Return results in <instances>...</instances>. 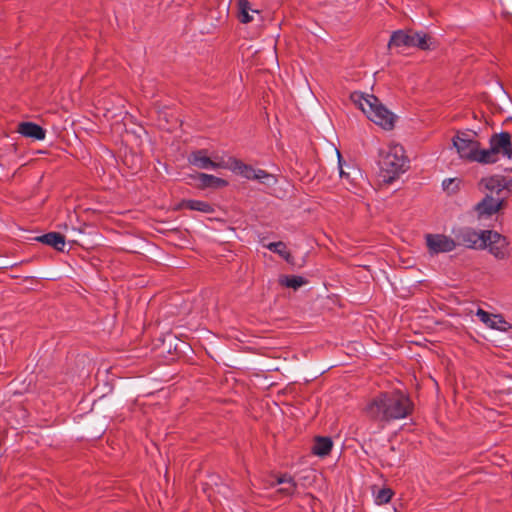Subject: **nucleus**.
Segmentation results:
<instances>
[{
    "mask_svg": "<svg viewBox=\"0 0 512 512\" xmlns=\"http://www.w3.org/2000/svg\"><path fill=\"white\" fill-rule=\"evenodd\" d=\"M412 411V401L400 390L379 392L370 398L362 409L366 418L382 425L404 419Z\"/></svg>",
    "mask_w": 512,
    "mask_h": 512,
    "instance_id": "1",
    "label": "nucleus"
},
{
    "mask_svg": "<svg viewBox=\"0 0 512 512\" xmlns=\"http://www.w3.org/2000/svg\"><path fill=\"white\" fill-rule=\"evenodd\" d=\"M350 98L352 102L362 110L367 118L376 125L385 130H391L394 127V114L390 112L376 96L361 92H353Z\"/></svg>",
    "mask_w": 512,
    "mask_h": 512,
    "instance_id": "2",
    "label": "nucleus"
},
{
    "mask_svg": "<svg viewBox=\"0 0 512 512\" xmlns=\"http://www.w3.org/2000/svg\"><path fill=\"white\" fill-rule=\"evenodd\" d=\"M378 164L384 181H393L406 171L407 157L404 148L399 144H391L381 149Z\"/></svg>",
    "mask_w": 512,
    "mask_h": 512,
    "instance_id": "3",
    "label": "nucleus"
},
{
    "mask_svg": "<svg viewBox=\"0 0 512 512\" xmlns=\"http://www.w3.org/2000/svg\"><path fill=\"white\" fill-rule=\"evenodd\" d=\"M388 47H416L421 50H432L436 48V41L427 33L415 32L413 30H398L392 33Z\"/></svg>",
    "mask_w": 512,
    "mask_h": 512,
    "instance_id": "4",
    "label": "nucleus"
},
{
    "mask_svg": "<svg viewBox=\"0 0 512 512\" xmlns=\"http://www.w3.org/2000/svg\"><path fill=\"white\" fill-rule=\"evenodd\" d=\"M230 169L247 180H257L266 186H274L278 182L275 175L263 169H255L251 165L245 164L236 158L230 159Z\"/></svg>",
    "mask_w": 512,
    "mask_h": 512,
    "instance_id": "5",
    "label": "nucleus"
},
{
    "mask_svg": "<svg viewBox=\"0 0 512 512\" xmlns=\"http://www.w3.org/2000/svg\"><path fill=\"white\" fill-rule=\"evenodd\" d=\"M453 233L457 245L476 250H483L485 247L486 230L477 231L471 227H462Z\"/></svg>",
    "mask_w": 512,
    "mask_h": 512,
    "instance_id": "6",
    "label": "nucleus"
},
{
    "mask_svg": "<svg viewBox=\"0 0 512 512\" xmlns=\"http://www.w3.org/2000/svg\"><path fill=\"white\" fill-rule=\"evenodd\" d=\"M453 146L456 148L457 153L463 159L472 161L477 148L480 143L476 140L475 135L469 132H458L453 137Z\"/></svg>",
    "mask_w": 512,
    "mask_h": 512,
    "instance_id": "7",
    "label": "nucleus"
},
{
    "mask_svg": "<svg viewBox=\"0 0 512 512\" xmlns=\"http://www.w3.org/2000/svg\"><path fill=\"white\" fill-rule=\"evenodd\" d=\"M485 247L497 259H505L508 254V241L505 236L493 230H486Z\"/></svg>",
    "mask_w": 512,
    "mask_h": 512,
    "instance_id": "8",
    "label": "nucleus"
},
{
    "mask_svg": "<svg viewBox=\"0 0 512 512\" xmlns=\"http://www.w3.org/2000/svg\"><path fill=\"white\" fill-rule=\"evenodd\" d=\"M426 245L429 253L434 255L453 251L457 243L455 239L444 234H427Z\"/></svg>",
    "mask_w": 512,
    "mask_h": 512,
    "instance_id": "9",
    "label": "nucleus"
},
{
    "mask_svg": "<svg viewBox=\"0 0 512 512\" xmlns=\"http://www.w3.org/2000/svg\"><path fill=\"white\" fill-rule=\"evenodd\" d=\"M489 143L498 157L501 155L507 159L512 158V141L511 134L509 132L493 134Z\"/></svg>",
    "mask_w": 512,
    "mask_h": 512,
    "instance_id": "10",
    "label": "nucleus"
},
{
    "mask_svg": "<svg viewBox=\"0 0 512 512\" xmlns=\"http://www.w3.org/2000/svg\"><path fill=\"white\" fill-rule=\"evenodd\" d=\"M502 204V199L487 195L481 202L476 205L475 209L479 216H491L500 210Z\"/></svg>",
    "mask_w": 512,
    "mask_h": 512,
    "instance_id": "11",
    "label": "nucleus"
},
{
    "mask_svg": "<svg viewBox=\"0 0 512 512\" xmlns=\"http://www.w3.org/2000/svg\"><path fill=\"white\" fill-rule=\"evenodd\" d=\"M190 164L200 169H215L221 167V164L212 161L207 155L206 150H197L192 152L188 158Z\"/></svg>",
    "mask_w": 512,
    "mask_h": 512,
    "instance_id": "12",
    "label": "nucleus"
},
{
    "mask_svg": "<svg viewBox=\"0 0 512 512\" xmlns=\"http://www.w3.org/2000/svg\"><path fill=\"white\" fill-rule=\"evenodd\" d=\"M17 131L24 137L32 138L35 140H43L46 135V131L33 122H22L18 125Z\"/></svg>",
    "mask_w": 512,
    "mask_h": 512,
    "instance_id": "13",
    "label": "nucleus"
},
{
    "mask_svg": "<svg viewBox=\"0 0 512 512\" xmlns=\"http://www.w3.org/2000/svg\"><path fill=\"white\" fill-rule=\"evenodd\" d=\"M36 240L53 247L57 251H63L65 247V237L59 232H49L36 237Z\"/></svg>",
    "mask_w": 512,
    "mask_h": 512,
    "instance_id": "14",
    "label": "nucleus"
},
{
    "mask_svg": "<svg viewBox=\"0 0 512 512\" xmlns=\"http://www.w3.org/2000/svg\"><path fill=\"white\" fill-rule=\"evenodd\" d=\"M178 209L195 210L207 214L214 212V208L210 203L200 200H183L179 203Z\"/></svg>",
    "mask_w": 512,
    "mask_h": 512,
    "instance_id": "15",
    "label": "nucleus"
},
{
    "mask_svg": "<svg viewBox=\"0 0 512 512\" xmlns=\"http://www.w3.org/2000/svg\"><path fill=\"white\" fill-rule=\"evenodd\" d=\"M476 315L481 322L492 329H501L500 325L506 323L502 316L490 314L481 308L477 310Z\"/></svg>",
    "mask_w": 512,
    "mask_h": 512,
    "instance_id": "16",
    "label": "nucleus"
},
{
    "mask_svg": "<svg viewBox=\"0 0 512 512\" xmlns=\"http://www.w3.org/2000/svg\"><path fill=\"white\" fill-rule=\"evenodd\" d=\"M250 12L258 13V10L252 9L248 0H237V16L241 23L247 24L253 21V15Z\"/></svg>",
    "mask_w": 512,
    "mask_h": 512,
    "instance_id": "17",
    "label": "nucleus"
},
{
    "mask_svg": "<svg viewBox=\"0 0 512 512\" xmlns=\"http://www.w3.org/2000/svg\"><path fill=\"white\" fill-rule=\"evenodd\" d=\"M197 180L202 188L215 187L221 188L228 185V182L225 179L216 177L214 175L199 173L197 175Z\"/></svg>",
    "mask_w": 512,
    "mask_h": 512,
    "instance_id": "18",
    "label": "nucleus"
},
{
    "mask_svg": "<svg viewBox=\"0 0 512 512\" xmlns=\"http://www.w3.org/2000/svg\"><path fill=\"white\" fill-rule=\"evenodd\" d=\"M333 443L329 437H316L313 446V453L318 456H326L331 452Z\"/></svg>",
    "mask_w": 512,
    "mask_h": 512,
    "instance_id": "19",
    "label": "nucleus"
},
{
    "mask_svg": "<svg viewBox=\"0 0 512 512\" xmlns=\"http://www.w3.org/2000/svg\"><path fill=\"white\" fill-rule=\"evenodd\" d=\"M277 484H283L284 487L278 490L279 493L284 494L286 496L293 495L297 490V484L294 481L293 477L287 474L281 475L276 480Z\"/></svg>",
    "mask_w": 512,
    "mask_h": 512,
    "instance_id": "20",
    "label": "nucleus"
},
{
    "mask_svg": "<svg viewBox=\"0 0 512 512\" xmlns=\"http://www.w3.org/2000/svg\"><path fill=\"white\" fill-rule=\"evenodd\" d=\"M499 160V157L495 154L491 146L488 149L477 148V152L473 157L472 161H476L483 164H492Z\"/></svg>",
    "mask_w": 512,
    "mask_h": 512,
    "instance_id": "21",
    "label": "nucleus"
},
{
    "mask_svg": "<svg viewBox=\"0 0 512 512\" xmlns=\"http://www.w3.org/2000/svg\"><path fill=\"white\" fill-rule=\"evenodd\" d=\"M267 249H269L270 251L278 254L280 257H282L286 262L288 263H291L292 262V255L291 253L287 250V246L284 242L282 241H279V242H271V243H268L266 245H264Z\"/></svg>",
    "mask_w": 512,
    "mask_h": 512,
    "instance_id": "22",
    "label": "nucleus"
},
{
    "mask_svg": "<svg viewBox=\"0 0 512 512\" xmlns=\"http://www.w3.org/2000/svg\"><path fill=\"white\" fill-rule=\"evenodd\" d=\"M306 283H307V280L305 278H303L302 276H297V275H291V276L283 275V276H280V278H279V284L284 287H287V288L298 289L301 286L305 285Z\"/></svg>",
    "mask_w": 512,
    "mask_h": 512,
    "instance_id": "23",
    "label": "nucleus"
},
{
    "mask_svg": "<svg viewBox=\"0 0 512 512\" xmlns=\"http://www.w3.org/2000/svg\"><path fill=\"white\" fill-rule=\"evenodd\" d=\"M460 183L459 178H448L443 180L442 188L448 195H454L459 191Z\"/></svg>",
    "mask_w": 512,
    "mask_h": 512,
    "instance_id": "24",
    "label": "nucleus"
},
{
    "mask_svg": "<svg viewBox=\"0 0 512 512\" xmlns=\"http://www.w3.org/2000/svg\"><path fill=\"white\" fill-rule=\"evenodd\" d=\"M393 494L390 488H382L375 495V503L378 505L386 504L391 500Z\"/></svg>",
    "mask_w": 512,
    "mask_h": 512,
    "instance_id": "25",
    "label": "nucleus"
},
{
    "mask_svg": "<svg viewBox=\"0 0 512 512\" xmlns=\"http://www.w3.org/2000/svg\"><path fill=\"white\" fill-rule=\"evenodd\" d=\"M482 183L484 184L486 189H488L490 191L496 190L497 193H499L500 191H502L504 189V185L502 184V182L499 179L494 178V177L483 179Z\"/></svg>",
    "mask_w": 512,
    "mask_h": 512,
    "instance_id": "26",
    "label": "nucleus"
},
{
    "mask_svg": "<svg viewBox=\"0 0 512 512\" xmlns=\"http://www.w3.org/2000/svg\"><path fill=\"white\" fill-rule=\"evenodd\" d=\"M337 154H338V158H339V169H340V172H339V173H340V177H341L342 179H347V180H349V179H350V172H349V171H346V170L343 168V166H342V164H341V155H340V153H339V152H337Z\"/></svg>",
    "mask_w": 512,
    "mask_h": 512,
    "instance_id": "27",
    "label": "nucleus"
}]
</instances>
